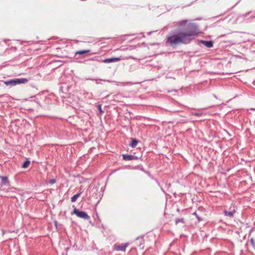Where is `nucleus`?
Masks as SVG:
<instances>
[{
  "label": "nucleus",
  "mask_w": 255,
  "mask_h": 255,
  "mask_svg": "<svg viewBox=\"0 0 255 255\" xmlns=\"http://www.w3.org/2000/svg\"><path fill=\"white\" fill-rule=\"evenodd\" d=\"M198 33L197 25L195 23H189L187 24L185 30H176L171 33L167 37V42L171 46L180 43L187 44L189 43L194 36L197 35Z\"/></svg>",
  "instance_id": "1"
},
{
  "label": "nucleus",
  "mask_w": 255,
  "mask_h": 255,
  "mask_svg": "<svg viewBox=\"0 0 255 255\" xmlns=\"http://www.w3.org/2000/svg\"><path fill=\"white\" fill-rule=\"evenodd\" d=\"M27 82H28V80L26 78H15L4 82L7 86H12L21 84H25Z\"/></svg>",
  "instance_id": "2"
},
{
  "label": "nucleus",
  "mask_w": 255,
  "mask_h": 255,
  "mask_svg": "<svg viewBox=\"0 0 255 255\" xmlns=\"http://www.w3.org/2000/svg\"><path fill=\"white\" fill-rule=\"evenodd\" d=\"M73 213L77 217L81 219L89 220L90 219V216L85 212L80 211L77 209L73 210Z\"/></svg>",
  "instance_id": "3"
},
{
  "label": "nucleus",
  "mask_w": 255,
  "mask_h": 255,
  "mask_svg": "<svg viewBox=\"0 0 255 255\" xmlns=\"http://www.w3.org/2000/svg\"><path fill=\"white\" fill-rule=\"evenodd\" d=\"M129 245V243H126L125 244L119 245L115 244L114 246V250L117 251L125 252L126 248Z\"/></svg>",
  "instance_id": "4"
},
{
  "label": "nucleus",
  "mask_w": 255,
  "mask_h": 255,
  "mask_svg": "<svg viewBox=\"0 0 255 255\" xmlns=\"http://www.w3.org/2000/svg\"><path fill=\"white\" fill-rule=\"evenodd\" d=\"M0 179L1 180L0 184L1 186L4 185L8 187L10 185V182L7 176H0Z\"/></svg>",
  "instance_id": "5"
},
{
  "label": "nucleus",
  "mask_w": 255,
  "mask_h": 255,
  "mask_svg": "<svg viewBox=\"0 0 255 255\" xmlns=\"http://www.w3.org/2000/svg\"><path fill=\"white\" fill-rule=\"evenodd\" d=\"M121 60V58L119 57H112L110 58H107L103 60V62L105 63H109L113 62H116Z\"/></svg>",
  "instance_id": "6"
},
{
  "label": "nucleus",
  "mask_w": 255,
  "mask_h": 255,
  "mask_svg": "<svg viewBox=\"0 0 255 255\" xmlns=\"http://www.w3.org/2000/svg\"><path fill=\"white\" fill-rule=\"evenodd\" d=\"M200 43L203 44L207 48H211L213 46V42L212 41L200 40Z\"/></svg>",
  "instance_id": "7"
},
{
  "label": "nucleus",
  "mask_w": 255,
  "mask_h": 255,
  "mask_svg": "<svg viewBox=\"0 0 255 255\" xmlns=\"http://www.w3.org/2000/svg\"><path fill=\"white\" fill-rule=\"evenodd\" d=\"M187 21H188V20L184 19V20H180L177 22H175L174 23L175 24V26H176L178 27H180L182 26H184L186 25Z\"/></svg>",
  "instance_id": "8"
},
{
  "label": "nucleus",
  "mask_w": 255,
  "mask_h": 255,
  "mask_svg": "<svg viewBox=\"0 0 255 255\" xmlns=\"http://www.w3.org/2000/svg\"><path fill=\"white\" fill-rule=\"evenodd\" d=\"M135 156L130 154H123V158L125 160H132L135 158Z\"/></svg>",
  "instance_id": "9"
},
{
  "label": "nucleus",
  "mask_w": 255,
  "mask_h": 255,
  "mask_svg": "<svg viewBox=\"0 0 255 255\" xmlns=\"http://www.w3.org/2000/svg\"><path fill=\"white\" fill-rule=\"evenodd\" d=\"M136 241H139V245L138 247L140 249H143L144 247V241L142 238H140L139 237H137L136 238Z\"/></svg>",
  "instance_id": "10"
},
{
  "label": "nucleus",
  "mask_w": 255,
  "mask_h": 255,
  "mask_svg": "<svg viewBox=\"0 0 255 255\" xmlns=\"http://www.w3.org/2000/svg\"><path fill=\"white\" fill-rule=\"evenodd\" d=\"M235 213V210H233L232 211L225 210L224 211V214L225 216L229 217H233Z\"/></svg>",
  "instance_id": "11"
},
{
  "label": "nucleus",
  "mask_w": 255,
  "mask_h": 255,
  "mask_svg": "<svg viewBox=\"0 0 255 255\" xmlns=\"http://www.w3.org/2000/svg\"><path fill=\"white\" fill-rule=\"evenodd\" d=\"M138 142V140L135 138H132L131 142L129 143V146L131 147H135Z\"/></svg>",
  "instance_id": "12"
},
{
  "label": "nucleus",
  "mask_w": 255,
  "mask_h": 255,
  "mask_svg": "<svg viewBox=\"0 0 255 255\" xmlns=\"http://www.w3.org/2000/svg\"><path fill=\"white\" fill-rule=\"evenodd\" d=\"M90 50H82L77 51L75 52V55H82L83 54L89 53V52H90Z\"/></svg>",
  "instance_id": "13"
},
{
  "label": "nucleus",
  "mask_w": 255,
  "mask_h": 255,
  "mask_svg": "<svg viewBox=\"0 0 255 255\" xmlns=\"http://www.w3.org/2000/svg\"><path fill=\"white\" fill-rule=\"evenodd\" d=\"M87 80H92V81H96V83L97 84H100V82L99 81H106V82H112V81H110V80H103V79H93V78H89V79H87Z\"/></svg>",
  "instance_id": "14"
},
{
  "label": "nucleus",
  "mask_w": 255,
  "mask_h": 255,
  "mask_svg": "<svg viewBox=\"0 0 255 255\" xmlns=\"http://www.w3.org/2000/svg\"><path fill=\"white\" fill-rule=\"evenodd\" d=\"M82 192H80L79 193L74 195L71 199L72 202H75L77 200V198L80 196L82 194Z\"/></svg>",
  "instance_id": "15"
},
{
  "label": "nucleus",
  "mask_w": 255,
  "mask_h": 255,
  "mask_svg": "<svg viewBox=\"0 0 255 255\" xmlns=\"http://www.w3.org/2000/svg\"><path fill=\"white\" fill-rule=\"evenodd\" d=\"M30 164V161L28 160H26V161H25L24 162V163H23L22 165V167L23 168H27L28 165H29Z\"/></svg>",
  "instance_id": "16"
},
{
  "label": "nucleus",
  "mask_w": 255,
  "mask_h": 255,
  "mask_svg": "<svg viewBox=\"0 0 255 255\" xmlns=\"http://www.w3.org/2000/svg\"><path fill=\"white\" fill-rule=\"evenodd\" d=\"M237 207L234 205H232L229 209V211H232L233 210H235V213L236 212Z\"/></svg>",
  "instance_id": "17"
},
{
  "label": "nucleus",
  "mask_w": 255,
  "mask_h": 255,
  "mask_svg": "<svg viewBox=\"0 0 255 255\" xmlns=\"http://www.w3.org/2000/svg\"><path fill=\"white\" fill-rule=\"evenodd\" d=\"M251 244L253 246V247L255 249V242L253 238H252L250 240Z\"/></svg>",
  "instance_id": "18"
},
{
  "label": "nucleus",
  "mask_w": 255,
  "mask_h": 255,
  "mask_svg": "<svg viewBox=\"0 0 255 255\" xmlns=\"http://www.w3.org/2000/svg\"><path fill=\"white\" fill-rule=\"evenodd\" d=\"M179 222L183 223L184 222L183 219H177L176 220V221H175L176 224H177Z\"/></svg>",
  "instance_id": "19"
},
{
  "label": "nucleus",
  "mask_w": 255,
  "mask_h": 255,
  "mask_svg": "<svg viewBox=\"0 0 255 255\" xmlns=\"http://www.w3.org/2000/svg\"><path fill=\"white\" fill-rule=\"evenodd\" d=\"M98 109L99 110V112L101 114H103V110H102V107H101V105H99L98 106Z\"/></svg>",
  "instance_id": "20"
},
{
  "label": "nucleus",
  "mask_w": 255,
  "mask_h": 255,
  "mask_svg": "<svg viewBox=\"0 0 255 255\" xmlns=\"http://www.w3.org/2000/svg\"><path fill=\"white\" fill-rule=\"evenodd\" d=\"M56 182L55 179H51L49 181V183L51 184H53Z\"/></svg>",
  "instance_id": "21"
},
{
  "label": "nucleus",
  "mask_w": 255,
  "mask_h": 255,
  "mask_svg": "<svg viewBox=\"0 0 255 255\" xmlns=\"http://www.w3.org/2000/svg\"><path fill=\"white\" fill-rule=\"evenodd\" d=\"M194 115L197 116H201L202 115V113H195L194 114Z\"/></svg>",
  "instance_id": "22"
},
{
  "label": "nucleus",
  "mask_w": 255,
  "mask_h": 255,
  "mask_svg": "<svg viewBox=\"0 0 255 255\" xmlns=\"http://www.w3.org/2000/svg\"><path fill=\"white\" fill-rule=\"evenodd\" d=\"M197 220L198 221V222H200L201 221H202V219L199 217L198 216H197Z\"/></svg>",
  "instance_id": "23"
},
{
  "label": "nucleus",
  "mask_w": 255,
  "mask_h": 255,
  "mask_svg": "<svg viewBox=\"0 0 255 255\" xmlns=\"http://www.w3.org/2000/svg\"><path fill=\"white\" fill-rule=\"evenodd\" d=\"M155 31H150V32H148V33H147V34H148V35H151V33H153V32H155Z\"/></svg>",
  "instance_id": "24"
},
{
  "label": "nucleus",
  "mask_w": 255,
  "mask_h": 255,
  "mask_svg": "<svg viewBox=\"0 0 255 255\" xmlns=\"http://www.w3.org/2000/svg\"><path fill=\"white\" fill-rule=\"evenodd\" d=\"M7 41H8V40H7V39H3L2 40V41L4 42V43H6Z\"/></svg>",
  "instance_id": "25"
},
{
  "label": "nucleus",
  "mask_w": 255,
  "mask_h": 255,
  "mask_svg": "<svg viewBox=\"0 0 255 255\" xmlns=\"http://www.w3.org/2000/svg\"><path fill=\"white\" fill-rule=\"evenodd\" d=\"M251 17L252 18H255V15H252L251 16Z\"/></svg>",
  "instance_id": "26"
},
{
  "label": "nucleus",
  "mask_w": 255,
  "mask_h": 255,
  "mask_svg": "<svg viewBox=\"0 0 255 255\" xmlns=\"http://www.w3.org/2000/svg\"><path fill=\"white\" fill-rule=\"evenodd\" d=\"M194 215L196 216V217H197V216H198V215L197 214L196 212H195L194 213Z\"/></svg>",
  "instance_id": "27"
},
{
  "label": "nucleus",
  "mask_w": 255,
  "mask_h": 255,
  "mask_svg": "<svg viewBox=\"0 0 255 255\" xmlns=\"http://www.w3.org/2000/svg\"><path fill=\"white\" fill-rule=\"evenodd\" d=\"M250 13H247L245 16V17H246V16H247Z\"/></svg>",
  "instance_id": "28"
}]
</instances>
